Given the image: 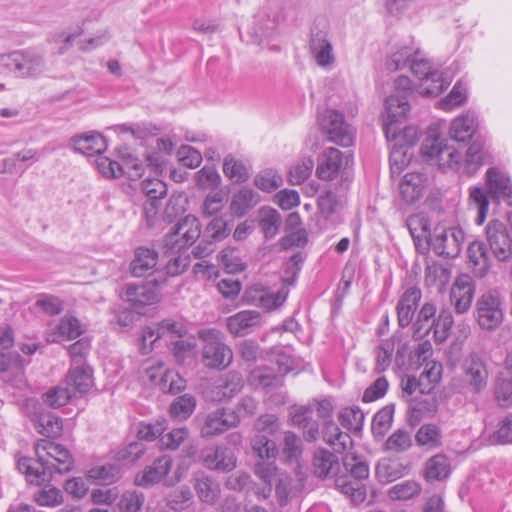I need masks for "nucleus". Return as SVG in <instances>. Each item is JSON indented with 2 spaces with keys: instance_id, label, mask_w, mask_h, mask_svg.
<instances>
[{
  "instance_id": "338daca9",
  "label": "nucleus",
  "mask_w": 512,
  "mask_h": 512,
  "mask_svg": "<svg viewBox=\"0 0 512 512\" xmlns=\"http://www.w3.org/2000/svg\"><path fill=\"white\" fill-rule=\"evenodd\" d=\"M339 421L349 430H360L364 422V413L357 406L345 408L339 414Z\"/></svg>"
},
{
  "instance_id": "aec40b11",
  "label": "nucleus",
  "mask_w": 512,
  "mask_h": 512,
  "mask_svg": "<svg viewBox=\"0 0 512 512\" xmlns=\"http://www.w3.org/2000/svg\"><path fill=\"white\" fill-rule=\"evenodd\" d=\"M172 467V458L164 455L155 459L144 471L135 477V484L141 487H150L160 482Z\"/></svg>"
},
{
  "instance_id": "20e7f679",
  "label": "nucleus",
  "mask_w": 512,
  "mask_h": 512,
  "mask_svg": "<svg viewBox=\"0 0 512 512\" xmlns=\"http://www.w3.org/2000/svg\"><path fill=\"white\" fill-rule=\"evenodd\" d=\"M474 317L481 330L493 332L504 321V304L497 290H489L478 297L475 303Z\"/></svg>"
},
{
  "instance_id": "5fc2aeb1",
  "label": "nucleus",
  "mask_w": 512,
  "mask_h": 512,
  "mask_svg": "<svg viewBox=\"0 0 512 512\" xmlns=\"http://www.w3.org/2000/svg\"><path fill=\"white\" fill-rule=\"evenodd\" d=\"M223 173L234 182H244L249 178L248 168L230 154L224 158Z\"/></svg>"
},
{
  "instance_id": "2f4dec72",
  "label": "nucleus",
  "mask_w": 512,
  "mask_h": 512,
  "mask_svg": "<svg viewBox=\"0 0 512 512\" xmlns=\"http://www.w3.org/2000/svg\"><path fill=\"white\" fill-rule=\"evenodd\" d=\"M323 439L333 448L334 452L338 454L347 452L353 446L351 436L348 433L341 431L338 425L331 421L325 424Z\"/></svg>"
},
{
  "instance_id": "09e8293b",
  "label": "nucleus",
  "mask_w": 512,
  "mask_h": 512,
  "mask_svg": "<svg viewBox=\"0 0 512 512\" xmlns=\"http://www.w3.org/2000/svg\"><path fill=\"white\" fill-rule=\"evenodd\" d=\"M165 249V254L170 256V259L168 260L165 269L166 274L168 276H177L186 271V269L190 265V257L185 252V250H167Z\"/></svg>"
},
{
  "instance_id": "774afa93",
  "label": "nucleus",
  "mask_w": 512,
  "mask_h": 512,
  "mask_svg": "<svg viewBox=\"0 0 512 512\" xmlns=\"http://www.w3.org/2000/svg\"><path fill=\"white\" fill-rule=\"evenodd\" d=\"M145 497L137 491H126L121 496L118 507L121 512H140L144 504Z\"/></svg>"
},
{
  "instance_id": "f03ea898",
  "label": "nucleus",
  "mask_w": 512,
  "mask_h": 512,
  "mask_svg": "<svg viewBox=\"0 0 512 512\" xmlns=\"http://www.w3.org/2000/svg\"><path fill=\"white\" fill-rule=\"evenodd\" d=\"M410 111V104L404 96H388L385 100L383 131L387 141H394L393 150L405 146H413L418 141L417 129L413 126L401 128L402 122Z\"/></svg>"
},
{
  "instance_id": "e433bc0d",
  "label": "nucleus",
  "mask_w": 512,
  "mask_h": 512,
  "mask_svg": "<svg viewBox=\"0 0 512 512\" xmlns=\"http://www.w3.org/2000/svg\"><path fill=\"white\" fill-rule=\"evenodd\" d=\"M436 307L433 303L426 302L418 312L416 321L413 325L414 336L422 338L429 334L430 330L435 328Z\"/></svg>"
},
{
  "instance_id": "a211bd4d",
  "label": "nucleus",
  "mask_w": 512,
  "mask_h": 512,
  "mask_svg": "<svg viewBox=\"0 0 512 512\" xmlns=\"http://www.w3.org/2000/svg\"><path fill=\"white\" fill-rule=\"evenodd\" d=\"M306 486V475L297 467L296 479L283 474L278 478L275 493L281 506L286 505L291 499L298 497Z\"/></svg>"
},
{
  "instance_id": "9d476101",
  "label": "nucleus",
  "mask_w": 512,
  "mask_h": 512,
  "mask_svg": "<svg viewBox=\"0 0 512 512\" xmlns=\"http://www.w3.org/2000/svg\"><path fill=\"white\" fill-rule=\"evenodd\" d=\"M463 383L475 394L483 392L488 385L489 372L483 356L470 353L462 363Z\"/></svg>"
},
{
  "instance_id": "72a5a7b5",
  "label": "nucleus",
  "mask_w": 512,
  "mask_h": 512,
  "mask_svg": "<svg viewBox=\"0 0 512 512\" xmlns=\"http://www.w3.org/2000/svg\"><path fill=\"white\" fill-rule=\"evenodd\" d=\"M193 486L199 499L207 504H213L219 497V484L209 475L198 472L194 475Z\"/></svg>"
},
{
  "instance_id": "473e14b6",
  "label": "nucleus",
  "mask_w": 512,
  "mask_h": 512,
  "mask_svg": "<svg viewBox=\"0 0 512 512\" xmlns=\"http://www.w3.org/2000/svg\"><path fill=\"white\" fill-rule=\"evenodd\" d=\"M476 126V116L473 113L461 115L451 122L450 137L456 142L465 143L473 137Z\"/></svg>"
},
{
  "instance_id": "6e6d98bb",
  "label": "nucleus",
  "mask_w": 512,
  "mask_h": 512,
  "mask_svg": "<svg viewBox=\"0 0 512 512\" xmlns=\"http://www.w3.org/2000/svg\"><path fill=\"white\" fill-rule=\"evenodd\" d=\"M56 330L59 338L68 340L76 339L85 331L81 322L71 315L62 317L59 324L56 326Z\"/></svg>"
},
{
  "instance_id": "412c9836",
  "label": "nucleus",
  "mask_w": 512,
  "mask_h": 512,
  "mask_svg": "<svg viewBox=\"0 0 512 512\" xmlns=\"http://www.w3.org/2000/svg\"><path fill=\"white\" fill-rule=\"evenodd\" d=\"M422 235H415V230L410 227V232L413 238L423 237L427 240L428 244L432 247L433 251L441 256L448 257L449 242H450V231L442 226L434 228L433 232L428 228L427 221H421Z\"/></svg>"
},
{
  "instance_id": "ea45409f",
  "label": "nucleus",
  "mask_w": 512,
  "mask_h": 512,
  "mask_svg": "<svg viewBox=\"0 0 512 512\" xmlns=\"http://www.w3.org/2000/svg\"><path fill=\"white\" fill-rule=\"evenodd\" d=\"M415 441L427 450L436 449L442 444V431L435 424H424L416 432Z\"/></svg>"
},
{
  "instance_id": "603ef678",
  "label": "nucleus",
  "mask_w": 512,
  "mask_h": 512,
  "mask_svg": "<svg viewBox=\"0 0 512 512\" xmlns=\"http://www.w3.org/2000/svg\"><path fill=\"white\" fill-rule=\"evenodd\" d=\"M253 452L263 461L274 459L278 453L276 443L267 435L256 434L251 442Z\"/></svg>"
},
{
  "instance_id": "5701e85b",
  "label": "nucleus",
  "mask_w": 512,
  "mask_h": 512,
  "mask_svg": "<svg viewBox=\"0 0 512 512\" xmlns=\"http://www.w3.org/2000/svg\"><path fill=\"white\" fill-rule=\"evenodd\" d=\"M309 49L318 66L328 67L335 62L332 44L325 32H311Z\"/></svg>"
},
{
  "instance_id": "4be33fe9",
  "label": "nucleus",
  "mask_w": 512,
  "mask_h": 512,
  "mask_svg": "<svg viewBox=\"0 0 512 512\" xmlns=\"http://www.w3.org/2000/svg\"><path fill=\"white\" fill-rule=\"evenodd\" d=\"M421 296V290L416 286L409 287L402 294L396 306L397 320L400 327L405 328L411 324Z\"/></svg>"
},
{
  "instance_id": "bf43d9fd",
  "label": "nucleus",
  "mask_w": 512,
  "mask_h": 512,
  "mask_svg": "<svg viewBox=\"0 0 512 512\" xmlns=\"http://www.w3.org/2000/svg\"><path fill=\"white\" fill-rule=\"evenodd\" d=\"M421 492V486L414 480H406L392 486L388 495L392 500H409L418 496Z\"/></svg>"
},
{
  "instance_id": "f3484780",
  "label": "nucleus",
  "mask_w": 512,
  "mask_h": 512,
  "mask_svg": "<svg viewBox=\"0 0 512 512\" xmlns=\"http://www.w3.org/2000/svg\"><path fill=\"white\" fill-rule=\"evenodd\" d=\"M158 252L154 248L139 246L134 250L129 271L134 277H147L156 271Z\"/></svg>"
},
{
  "instance_id": "393cba45",
  "label": "nucleus",
  "mask_w": 512,
  "mask_h": 512,
  "mask_svg": "<svg viewBox=\"0 0 512 512\" xmlns=\"http://www.w3.org/2000/svg\"><path fill=\"white\" fill-rule=\"evenodd\" d=\"M469 265L474 276L483 278L491 268V258L486 244L482 241L472 242L467 250Z\"/></svg>"
},
{
  "instance_id": "cd10ccee",
  "label": "nucleus",
  "mask_w": 512,
  "mask_h": 512,
  "mask_svg": "<svg viewBox=\"0 0 512 512\" xmlns=\"http://www.w3.org/2000/svg\"><path fill=\"white\" fill-rule=\"evenodd\" d=\"M313 474L318 478H331L339 471V460L326 449H317L312 458Z\"/></svg>"
},
{
  "instance_id": "864d4df0",
  "label": "nucleus",
  "mask_w": 512,
  "mask_h": 512,
  "mask_svg": "<svg viewBox=\"0 0 512 512\" xmlns=\"http://www.w3.org/2000/svg\"><path fill=\"white\" fill-rule=\"evenodd\" d=\"M344 198L332 190H327L318 198V208L320 213L329 218L343 207Z\"/></svg>"
},
{
  "instance_id": "58836bf2",
  "label": "nucleus",
  "mask_w": 512,
  "mask_h": 512,
  "mask_svg": "<svg viewBox=\"0 0 512 512\" xmlns=\"http://www.w3.org/2000/svg\"><path fill=\"white\" fill-rule=\"evenodd\" d=\"M424 175L421 173H407L400 182V193L407 202L418 200L422 194Z\"/></svg>"
},
{
  "instance_id": "6e6552de",
  "label": "nucleus",
  "mask_w": 512,
  "mask_h": 512,
  "mask_svg": "<svg viewBox=\"0 0 512 512\" xmlns=\"http://www.w3.org/2000/svg\"><path fill=\"white\" fill-rule=\"evenodd\" d=\"M201 236V225L193 215H187L176 223L164 237L163 246L167 250H185Z\"/></svg>"
},
{
  "instance_id": "ddd939ff",
  "label": "nucleus",
  "mask_w": 512,
  "mask_h": 512,
  "mask_svg": "<svg viewBox=\"0 0 512 512\" xmlns=\"http://www.w3.org/2000/svg\"><path fill=\"white\" fill-rule=\"evenodd\" d=\"M187 333L186 326L179 321L164 319L142 330V344L145 353L152 350L153 344L161 338L183 337Z\"/></svg>"
},
{
  "instance_id": "6ab92c4d",
  "label": "nucleus",
  "mask_w": 512,
  "mask_h": 512,
  "mask_svg": "<svg viewBox=\"0 0 512 512\" xmlns=\"http://www.w3.org/2000/svg\"><path fill=\"white\" fill-rule=\"evenodd\" d=\"M261 314L256 310H243L230 316L226 320L228 331L235 337L250 334L261 324Z\"/></svg>"
},
{
  "instance_id": "37998d69",
  "label": "nucleus",
  "mask_w": 512,
  "mask_h": 512,
  "mask_svg": "<svg viewBox=\"0 0 512 512\" xmlns=\"http://www.w3.org/2000/svg\"><path fill=\"white\" fill-rule=\"evenodd\" d=\"M303 447L301 438L292 431L284 433L281 446V456L285 462H298L302 455Z\"/></svg>"
},
{
  "instance_id": "052dcab7",
  "label": "nucleus",
  "mask_w": 512,
  "mask_h": 512,
  "mask_svg": "<svg viewBox=\"0 0 512 512\" xmlns=\"http://www.w3.org/2000/svg\"><path fill=\"white\" fill-rule=\"evenodd\" d=\"M242 387V376L238 372H229L216 389L217 394L222 398H232L241 391Z\"/></svg>"
},
{
  "instance_id": "de8ad7c7",
  "label": "nucleus",
  "mask_w": 512,
  "mask_h": 512,
  "mask_svg": "<svg viewBox=\"0 0 512 512\" xmlns=\"http://www.w3.org/2000/svg\"><path fill=\"white\" fill-rule=\"evenodd\" d=\"M412 446L411 434L405 429H397L385 441L384 449L393 454L404 453Z\"/></svg>"
},
{
  "instance_id": "c9c22d12",
  "label": "nucleus",
  "mask_w": 512,
  "mask_h": 512,
  "mask_svg": "<svg viewBox=\"0 0 512 512\" xmlns=\"http://www.w3.org/2000/svg\"><path fill=\"white\" fill-rule=\"evenodd\" d=\"M124 297L128 302L137 307L156 303L159 299V294L154 288L145 285H127Z\"/></svg>"
},
{
  "instance_id": "9b49d317",
  "label": "nucleus",
  "mask_w": 512,
  "mask_h": 512,
  "mask_svg": "<svg viewBox=\"0 0 512 512\" xmlns=\"http://www.w3.org/2000/svg\"><path fill=\"white\" fill-rule=\"evenodd\" d=\"M486 237L495 258L506 262L512 258V236L506 223L498 219L486 226Z\"/></svg>"
},
{
  "instance_id": "0e129e2a",
  "label": "nucleus",
  "mask_w": 512,
  "mask_h": 512,
  "mask_svg": "<svg viewBox=\"0 0 512 512\" xmlns=\"http://www.w3.org/2000/svg\"><path fill=\"white\" fill-rule=\"evenodd\" d=\"M33 500L39 506L55 507L63 502V496L60 489L53 486H47L41 490H38L33 495Z\"/></svg>"
},
{
  "instance_id": "1a4fd4ad",
  "label": "nucleus",
  "mask_w": 512,
  "mask_h": 512,
  "mask_svg": "<svg viewBox=\"0 0 512 512\" xmlns=\"http://www.w3.org/2000/svg\"><path fill=\"white\" fill-rule=\"evenodd\" d=\"M319 124L329 141L343 147L353 144L354 130L341 112L333 109L324 111L319 118Z\"/></svg>"
},
{
  "instance_id": "4d7b16f0",
  "label": "nucleus",
  "mask_w": 512,
  "mask_h": 512,
  "mask_svg": "<svg viewBox=\"0 0 512 512\" xmlns=\"http://www.w3.org/2000/svg\"><path fill=\"white\" fill-rule=\"evenodd\" d=\"M196 400L189 394L176 398L170 406V415L179 420L187 419L194 411Z\"/></svg>"
},
{
  "instance_id": "0eeeda50",
  "label": "nucleus",
  "mask_w": 512,
  "mask_h": 512,
  "mask_svg": "<svg viewBox=\"0 0 512 512\" xmlns=\"http://www.w3.org/2000/svg\"><path fill=\"white\" fill-rule=\"evenodd\" d=\"M24 410L39 434L48 438H56L62 434V419L56 414L47 411L38 400L33 398L27 399Z\"/></svg>"
},
{
  "instance_id": "13d9d810",
  "label": "nucleus",
  "mask_w": 512,
  "mask_h": 512,
  "mask_svg": "<svg viewBox=\"0 0 512 512\" xmlns=\"http://www.w3.org/2000/svg\"><path fill=\"white\" fill-rule=\"evenodd\" d=\"M394 341L392 339L383 340L375 350L376 362L374 372L382 373L388 369L392 362L394 353Z\"/></svg>"
},
{
  "instance_id": "39448f33",
  "label": "nucleus",
  "mask_w": 512,
  "mask_h": 512,
  "mask_svg": "<svg viewBox=\"0 0 512 512\" xmlns=\"http://www.w3.org/2000/svg\"><path fill=\"white\" fill-rule=\"evenodd\" d=\"M199 338L204 342L203 361L207 367L223 369L232 362V350L224 343L221 331L204 329L199 331Z\"/></svg>"
},
{
  "instance_id": "2eb2a0df",
  "label": "nucleus",
  "mask_w": 512,
  "mask_h": 512,
  "mask_svg": "<svg viewBox=\"0 0 512 512\" xmlns=\"http://www.w3.org/2000/svg\"><path fill=\"white\" fill-rule=\"evenodd\" d=\"M421 153L427 158H436L440 164L452 166L460 161V154L455 149H451L443 144L435 133L429 134L421 145Z\"/></svg>"
},
{
  "instance_id": "8fccbe9b",
  "label": "nucleus",
  "mask_w": 512,
  "mask_h": 512,
  "mask_svg": "<svg viewBox=\"0 0 512 512\" xmlns=\"http://www.w3.org/2000/svg\"><path fill=\"white\" fill-rule=\"evenodd\" d=\"M345 453L342 459L345 470L357 480L366 479L369 475L368 463L361 457L349 452V450Z\"/></svg>"
},
{
  "instance_id": "3c124183",
  "label": "nucleus",
  "mask_w": 512,
  "mask_h": 512,
  "mask_svg": "<svg viewBox=\"0 0 512 512\" xmlns=\"http://www.w3.org/2000/svg\"><path fill=\"white\" fill-rule=\"evenodd\" d=\"M119 168V177L125 174L131 180L141 178L145 169L143 162L130 152L122 153Z\"/></svg>"
},
{
  "instance_id": "c85d7f7f",
  "label": "nucleus",
  "mask_w": 512,
  "mask_h": 512,
  "mask_svg": "<svg viewBox=\"0 0 512 512\" xmlns=\"http://www.w3.org/2000/svg\"><path fill=\"white\" fill-rule=\"evenodd\" d=\"M341 166V151L336 148H328L318 159L316 174L319 179L330 181L338 175Z\"/></svg>"
},
{
  "instance_id": "f257e3e1",
  "label": "nucleus",
  "mask_w": 512,
  "mask_h": 512,
  "mask_svg": "<svg viewBox=\"0 0 512 512\" xmlns=\"http://www.w3.org/2000/svg\"><path fill=\"white\" fill-rule=\"evenodd\" d=\"M34 449L37 459L22 457L17 462L18 470L30 484L40 486L50 482L54 473L66 474L74 467L73 455L61 444L40 439Z\"/></svg>"
},
{
  "instance_id": "b1692460",
  "label": "nucleus",
  "mask_w": 512,
  "mask_h": 512,
  "mask_svg": "<svg viewBox=\"0 0 512 512\" xmlns=\"http://www.w3.org/2000/svg\"><path fill=\"white\" fill-rule=\"evenodd\" d=\"M485 184L488 193L493 200L512 196V183L510 178L497 167H491L486 171Z\"/></svg>"
},
{
  "instance_id": "f704fd0d",
  "label": "nucleus",
  "mask_w": 512,
  "mask_h": 512,
  "mask_svg": "<svg viewBox=\"0 0 512 512\" xmlns=\"http://www.w3.org/2000/svg\"><path fill=\"white\" fill-rule=\"evenodd\" d=\"M260 201V196L253 189L248 187L241 188L233 195L230 209L237 217H243L253 209Z\"/></svg>"
},
{
  "instance_id": "c03bdc74",
  "label": "nucleus",
  "mask_w": 512,
  "mask_h": 512,
  "mask_svg": "<svg viewBox=\"0 0 512 512\" xmlns=\"http://www.w3.org/2000/svg\"><path fill=\"white\" fill-rule=\"evenodd\" d=\"M450 82L443 78V74L432 71L424 77L419 85V93L427 97H436L449 86Z\"/></svg>"
},
{
  "instance_id": "7c9ffc66",
  "label": "nucleus",
  "mask_w": 512,
  "mask_h": 512,
  "mask_svg": "<svg viewBox=\"0 0 512 512\" xmlns=\"http://www.w3.org/2000/svg\"><path fill=\"white\" fill-rule=\"evenodd\" d=\"M92 370L84 365L70 369L66 377L65 386L71 389L73 396H81L89 391L92 386Z\"/></svg>"
},
{
  "instance_id": "69168bd1",
  "label": "nucleus",
  "mask_w": 512,
  "mask_h": 512,
  "mask_svg": "<svg viewBox=\"0 0 512 512\" xmlns=\"http://www.w3.org/2000/svg\"><path fill=\"white\" fill-rule=\"evenodd\" d=\"M250 382L254 386L263 388L274 387L280 384V377L272 373L267 367H258L251 371Z\"/></svg>"
},
{
  "instance_id": "a18cd8bd",
  "label": "nucleus",
  "mask_w": 512,
  "mask_h": 512,
  "mask_svg": "<svg viewBox=\"0 0 512 512\" xmlns=\"http://www.w3.org/2000/svg\"><path fill=\"white\" fill-rule=\"evenodd\" d=\"M87 477L99 485H110L120 478V469L114 464H105L91 468Z\"/></svg>"
},
{
  "instance_id": "a878e982",
  "label": "nucleus",
  "mask_w": 512,
  "mask_h": 512,
  "mask_svg": "<svg viewBox=\"0 0 512 512\" xmlns=\"http://www.w3.org/2000/svg\"><path fill=\"white\" fill-rule=\"evenodd\" d=\"M271 3L264 6L254 17V27L251 32L252 42L260 44L263 37L269 36L278 25V14H270Z\"/></svg>"
},
{
  "instance_id": "4468645a",
  "label": "nucleus",
  "mask_w": 512,
  "mask_h": 512,
  "mask_svg": "<svg viewBox=\"0 0 512 512\" xmlns=\"http://www.w3.org/2000/svg\"><path fill=\"white\" fill-rule=\"evenodd\" d=\"M200 459L207 469L219 472L232 471L237 462L234 453L224 445L202 450Z\"/></svg>"
},
{
  "instance_id": "79ce46f5",
  "label": "nucleus",
  "mask_w": 512,
  "mask_h": 512,
  "mask_svg": "<svg viewBox=\"0 0 512 512\" xmlns=\"http://www.w3.org/2000/svg\"><path fill=\"white\" fill-rule=\"evenodd\" d=\"M489 193L482 186H471L469 188V205L477 209L476 223H484L489 211Z\"/></svg>"
},
{
  "instance_id": "4c0bfd02",
  "label": "nucleus",
  "mask_w": 512,
  "mask_h": 512,
  "mask_svg": "<svg viewBox=\"0 0 512 512\" xmlns=\"http://www.w3.org/2000/svg\"><path fill=\"white\" fill-rule=\"evenodd\" d=\"M486 157L482 142L474 140L466 151L463 173L468 176L474 175L485 164Z\"/></svg>"
},
{
  "instance_id": "c756f323",
  "label": "nucleus",
  "mask_w": 512,
  "mask_h": 512,
  "mask_svg": "<svg viewBox=\"0 0 512 512\" xmlns=\"http://www.w3.org/2000/svg\"><path fill=\"white\" fill-rule=\"evenodd\" d=\"M257 223L264 239L271 240L279 233L283 219L276 209L262 206L257 211Z\"/></svg>"
},
{
  "instance_id": "e2e57ef3",
  "label": "nucleus",
  "mask_w": 512,
  "mask_h": 512,
  "mask_svg": "<svg viewBox=\"0 0 512 512\" xmlns=\"http://www.w3.org/2000/svg\"><path fill=\"white\" fill-rule=\"evenodd\" d=\"M192 497V492L189 487L182 486L167 495V506L174 511H182L189 507Z\"/></svg>"
},
{
  "instance_id": "49530a36",
  "label": "nucleus",
  "mask_w": 512,
  "mask_h": 512,
  "mask_svg": "<svg viewBox=\"0 0 512 512\" xmlns=\"http://www.w3.org/2000/svg\"><path fill=\"white\" fill-rule=\"evenodd\" d=\"M394 410V405L390 404L384 406L374 415L371 429L376 438H383L390 429L393 422Z\"/></svg>"
},
{
  "instance_id": "bb28decb",
  "label": "nucleus",
  "mask_w": 512,
  "mask_h": 512,
  "mask_svg": "<svg viewBox=\"0 0 512 512\" xmlns=\"http://www.w3.org/2000/svg\"><path fill=\"white\" fill-rule=\"evenodd\" d=\"M71 142L75 151L89 157L100 155L107 148L105 138L97 132L76 135L71 138Z\"/></svg>"
},
{
  "instance_id": "680f3d73",
  "label": "nucleus",
  "mask_w": 512,
  "mask_h": 512,
  "mask_svg": "<svg viewBox=\"0 0 512 512\" xmlns=\"http://www.w3.org/2000/svg\"><path fill=\"white\" fill-rule=\"evenodd\" d=\"M73 397V392H71L69 387L57 386L43 394L42 399L48 406L59 408L66 405Z\"/></svg>"
},
{
  "instance_id": "f8f14e48",
  "label": "nucleus",
  "mask_w": 512,
  "mask_h": 512,
  "mask_svg": "<svg viewBox=\"0 0 512 512\" xmlns=\"http://www.w3.org/2000/svg\"><path fill=\"white\" fill-rule=\"evenodd\" d=\"M231 232L229 223L223 217H214L203 231L199 244L193 253L197 258H204L214 251V245L227 238Z\"/></svg>"
},
{
  "instance_id": "7ed1b4c3",
  "label": "nucleus",
  "mask_w": 512,
  "mask_h": 512,
  "mask_svg": "<svg viewBox=\"0 0 512 512\" xmlns=\"http://www.w3.org/2000/svg\"><path fill=\"white\" fill-rule=\"evenodd\" d=\"M46 70L43 52L29 47L0 54V73L18 79H34Z\"/></svg>"
},
{
  "instance_id": "423d86ee",
  "label": "nucleus",
  "mask_w": 512,
  "mask_h": 512,
  "mask_svg": "<svg viewBox=\"0 0 512 512\" xmlns=\"http://www.w3.org/2000/svg\"><path fill=\"white\" fill-rule=\"evenodd\" d=\"M195 420L203 438L218 436L240 424V416L237 411H228L225 408H217L214 411L199 414Z\"/></svg>"
},
{
  "instance_id": "a19ab883",
  "label": "nucleus",
  "mask_w": 512,
  "mask_h": 512,
  "mask_svg": "<svg viewBox=\"0 0 512 512\" xmlns=\"http://www.w3.org/2000/svg\"><path fill=\"white\" fill-rule=\"evenodd\" d=\"M450 474L449 459L443 454L432 456L425 465V478L428 481H441Z\"/></svg>"
},
{
  "instance_id": "dca6fc26",
  "label": "nucleus",
  "mask_w": 512,
  "mask_h": 512,
  "mask_svg": "<svg viewBox=\"0 0 512 512\" xmlns=\"http://www.w3.org/2000/svg\"><path fill=\"white\" fill-rule=\"evenodd\" d=\"M475 294V285L470 276L463 274L457 277L450 290V301L457 314L469 311Z\"/></svg>"
}]
</instances>
